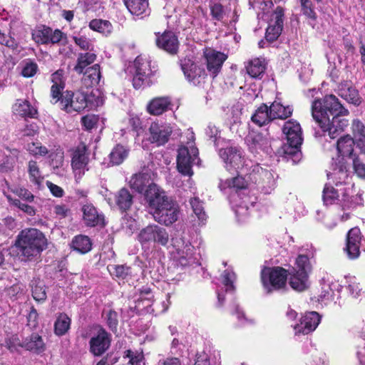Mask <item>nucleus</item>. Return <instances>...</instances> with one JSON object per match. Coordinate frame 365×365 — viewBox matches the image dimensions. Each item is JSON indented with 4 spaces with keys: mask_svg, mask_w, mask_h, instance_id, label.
Returning <instances> with one entry per match:
<instances>
[{
    "mask_svg": "<svg viewBox=\"0 0 365 365\" xmlns=\"http://www.w3.org/2000/svg\"><path fill=\"white\" fill-rule=\"evenodd\" d=\"M115 200L119 210L124 212L131 207L133 196L127 188L123 187L116 193Z\"/></svg>",
    "mask_w": 365,
    "mask_h": 365,
    "instance_id": "obj_36",
    "label": "nucleus"
},
{
    "mask_svg": "<svg viewBox=\"0 0 365 365\" xmlns=\"http://www.w3.org/2000/svg\"><path fill=\"white\" fill-rule=\"evenodd\" d=\"M12 113L24 119L38 118V112L37 108L33 106L26 99H17L11 107Z\"/></svg>",
    "mask_w": 365,
    "mask_h": 365,
    "instance_id": "obj_23",
    "label": "nucleus"
},
{
    "mask_svg": "<svg viewBox=\"0 0 365 365\" xmlns=\"http://www.w3.org/2000/svg\"><path fill=\"white\" fill-rule=\"evenodd\" d=\"M130 153L129 148L121 144L115 145L110 153L109 163L112 165H119L128 157Z\"/></svg>",
    "mask_w": 365,
    "mask_h": 365,
    "instance_id": "obj_39",
    "label": "nucleus"
},
{
    "mask_svg": "<svg viewBox=\"0 0 365 365\" xmlns=\"http://www.w3.org/2000/svg\"><path fill=\"white\" fill-rule=\"evenodd\" d=\"M148 132V140L150 143L160 147L165 145L169 141L173 129L170 123L154 121L150 124Z\"/></svg>",
    "mask_w": 365,
    "mask_h": 365,
    "instance_id": "obj_11",
    "label": "nucleus"
},
{
    "mask_svg": "<svg viewBox=\"0 0 365 365\" xmlns=\"http://www.w3.org/2000/svg\"><path fill=\"white\" fill-rule=\"evenodd\" d=\"M130 185L132 189L135 190L139 193L144 194L150 189L152 185H157L151 182V178L149 173H139L135 174L130 181Z\"/></svg>",
    "mask_w": 365,
    "mask_h": 365,
    "instance_id": "obj_29",
    "label": "nucleus"
},
{
    "mask_svg": "<svg viewBox=\"0 0 365 365\" xmlns=\"http://www.w3.org/2000/svg\"><path fill=\"white\" fill-rule=\"evenodd\" d=\"M309 274L304 272H296L295 268L289 270L288 282L292 289L297 292H303L308 288Z\"/></svg>",
    "mask_w": 365,
    "mask_h": 365,
    "instance_id": "obj_26",
    "label": "nucleus"
},
{
    "mask_svg": "<svg viewBox=\"0 0 365 365\" xmlns=\"http://www.w3.org/2000/svg\"><path fill=\"white\" fill-rule=\"evenodd\" d=\"M311 110L314 120L321 128H327L329 125L330 119L333 117L349 114V110L333 94L314 99L312 103Z\"/></svg>",
    "mask_w": 365,
    "mask_h": 365,
    "instance_id": "obj_3",
    "label": "nucleus"
},
{
    "mask_svg": "<svg viewBox=\"0 0 365 365\" xmlns=\"http://www.w3.org/2000/svg\"><path fill=\"white\" fill-rule=\"evenodd\" d=\"M124 358H128V364L130 365H140V363L145 359V356L143 350L132 351L128 349L124 352Z\"/></svg>",
    "mask_w": 365,
    "mask_h": 365,
    "instance_id": "obj_54",
    "label": "nucleus"
},
{
    "mask_svg": "<svg viewBox=\"0 0 365 365\" xmlns=\"http://www.w3.org/2000/svg\"><path fill=\"white\" fill-rule=\"evenodd\" d=\"M81 210L83 212V220L86 227H100L103 228L106 226L104 215L99 213L93 204L87 203L83 205Z\"/></svg>",
    "mask_w": 365,
    "mask_h": 365,
    "instance_id": "obj_20",
    "label": "nucleus"
},
{
    "mask_svg": "<svg viewBox=\"0 0 365 365\" xmlns=\"http://www.w3.org/2000/svg\"><path fill=\"white\" fill-rule=\"evenodd\" d=\"M190 204L194 213L200 220H204L206 218V214L203 207V202L199 197H194L190 198Z\"/></svg>",
    "mask_w": 365,
    "mask_h": 365,
    "instance_id": "obj_53",
    "label": "nucleus"
},
{
    "mask_svg": "<svg viewBox=\"0 0 365 365\" xmlns=\"http://www.w3.org/2000/svg\"><path fill=\"white\" fill-rule=\"evenodd\" d=\"M210 15L212 19L217 21H222L225 14V9L220 2H211L210 4Z\"/></svg>",
    "mask_w": 365,
    "mask_h": 365,
    "instance_id": "obj_57",
    "label": "nucleus"
},
{
    "mask_svg": "<svg viewBox=\"0 0 365 365\" xmlns=\"http://www.w3.org/2000/svg\"><path fill=\"white\" fill-rule=\"evenodd\" d=\"M246 142L251 152L257 153L267 145V139L262 133H256L247 135Z\"/></svg>",
    "mask_w": 365,
    "mask_h": 365,
    "instance_id": "obj_41",
    "label": "nucleus"
},
{
    "mask_svg": "<svg viewBox=\"0 0 365 365\" xmlns=\"http://www.w3.org/2000/svg\"><path fill=\"white\" fill-rule=\"evenodd\" d=\"M83 74V81L86 87H92L98 85L101 78L100 65L96 63L88 67Z\"/></svg>",
    "mask_w": 365,
    "mask_h": 365,
    "instance_id": "obj_37",
    "label": "nucleus"
},
{
    "mask_svg": "<svg viewBox=\"0 0 365 365\" xmlns=\"http://www.w3.org/2000/svg\"><path fill=\"white\" fill-rule=\"evenodd\" d=\"M339 95L347 102L355 106H359L361 98L356 88L351 85L350 82L344 81L339 85Z\"/></svg>",
    "mask_w": 365,
    "mask_h": 365,
    "instance_id": "obj_27",
    "label": "nucleus"
},
{
    "mask_svg": "<svg viewBox=\"0 0 365 365\" xmlns=\"http://www.w3.org/2000/svg\"><path fill=\"white\" fill-rule=\"evenodd\" d=\"M31 284V294L37 303H43L47 298L46 286L38 280H33Z\"/></svg>",
    "mask_w": 365,
    "mask_h": 365,
    "instance_id": "obj_45",
    "label": "nucleus"
},
{
    "mask_svg": "<svg viewBox=\"0 0 365 365\" xmlns=\"http://www.w3.org/2000/svg\"><path fill=\"white\" fill-rule=\"evenodd\" d=\"M198 154V149L195 146L190 149L185 145L180 146L176 160L178 171L184 176L191 177L194 174L192 166Z\"/></svg>",
    "mask_w": 365,
    "mask_h": 365,
    "instance_id": "obj_9",
    "label": "nucleus"
},
{
    "mask_svg": "<svg viewBox=\"0 0 365 365\" xmlns=\"http://www.w3.org/2000/svg\"><path fill=\"white\" fill-rule=\"evenodd\" d=\"M340 192H341V199L339 205L341 206L342 210L354 208L361 204L362 199L360 195L354 194L351 188L343 187L340 189Z\"/></svg>",
    "mask_w": 365,
    "mask_h": 365,
    "instance_id": "obj_32",
    "label": "nucleus"
},
{
    "mask_svg": "<svg viewBox=\"0 0 365 365\" xmlns=\"http://www.w3.org/2000/svg\"><path fill=\"white\" fill-rule=\"evenodd\" d=\"M99 121L98 115L94 114H88L83 116L81 119V124L84 130L90 131L95 128Z\"/></svg>",
    "mask_w": 365,
    "mask_h": 365,
    "instance_id": "obj_60",
    "label": "nucleus"
},
{
    "mask_svg": "<svg viewBox=\"0 0 365 365\" xmlns=\"http://www.w3.org/2000/svg\"><path fill=\"white\" fill-rule=\"evenodd\" d=\"M12 192L19 198L29 202H31L34 200V195L28 189L24 187H16L12 190Z\"/></svg>",
    "mask_w": 365,
    "mask_h": 365,
    "instance_id": "obj_63",
    "label": "nucleus"
},
{
    "mask_svg": "<svg viewBox=\"0 0 365 365\" xmlns=\"http://www.w3.org/2000/svg\"><path fill=\"white\" fill-rule=\"evenodd\" d=\"M301 145H297L293 142H287L284 143L280 148V152L282 156L287 158H292L293 162L299 160L301 156Z\"/></svg>",
    "mask_w": 365,
    "mask_h": 365,
    "instance_id": "obj_43",
    "label": "nucleus"
},
{
    "mask_svg": "<svg viewBox=\"0 0 365 365\" xmlns=\"http://www.w3.org/2000/svg\"><path fill=\"white\" fill-rule=\"evenodd\" d=\"M135 72L133 76V86L135 89H143L151 86L156 81L158 69L152 66L150 58L139 55L133 62Z\"/></svg>",
    "mask_w": 365,
    "mask_h": 365,
    "instance_id": "obj_4",
    "label": "nucleus"
},
{
    "mask_svg": "<svg viewBox=\"0 0 365 365\" xmlns=\"http://www.w3.org/2000/svg\"><path fill=\"white\" fill-rule=\"evenodd\" d=\"M63 70H57L51 75V81L53 85L51 87L50 96L51 98V103L56 104L59 103L60 108L63 106V101L64 100L66 83L63 80Z\"/></svg>",
    "mask_w": 365,
    "mask_h": 365,
    "instance_id": "obj_16",
    "label": "nucleus"
},
{
    "mask_svg": "<svg viewBox=\"0 0 365 365\" xmlns=\"http://www.w3.org/2000/svg\"><path fill=\"white\" fill-rule=\"evenodd\" d=\"M23 348L26 351L40 354L46 351V346L41 336L38 333L33 332L24 339Z\"/></svg>",
    "mask_w": 365,
    "mask_h": 365,
    "instance_id": "obj_30",
    "label": "nucleus"
},
{
    "mask_svg": "<svg viewBox=\"0 0 365 365\" xmlns=\"http://www.w3.org/2000/svg\"><path fill=\"white\" fill-rule=\"evenodd\" d=\"M204 58L206 61V67L215 78L221 71L224 62L227 60V56L222 52L210 49L204 52Z\"/></svg>",
    "mask_w": 365,
    "mask_h": 365,
    "instance_id": "obj_15",
    "label": "nucleus"
},
{
    "mask_svg": "<svg viewBox=\"0 0 365 365\" xmlns=\"http://www.w3.org/2000/svg\"><path fill=\"white\" fill-rule=\"evenodd\" d=\"M235 274L225 270L222 274V283L225 287L227 292H233L235 289L234 285Z\"/></svg>",
    "mask_w": 365,
    "mask_h": 365,
    "instance_id": "obj_61",
    "label": "nucleus"
},
{
    "mask_svg": "<svg viewBox=\"0 0 365 365\" xmlns=\"http://www.w3.org/2000/svg\"><path fill=\"white\" fill-rule=\"evenodd\" d=\"M6 347L7 349L13 353L17 351L19 348H23L24 340L21 341L18 334H12L5 340Z\"/></svg>",
    "mask_w": 365,
    "mask_h": 365,
    "instance_id": "obj_58",
    "label": "nucleus"
},
{
    "mask_svg": "<svg viewBox=\"0 0 365 365\" xmlns=\"http://www.w3.org/2000/svg\"><path fill=\"white\" fill-rule=\"evenodd\" d=\"M179 65L186 80L195 86L205 84L207 73L202 64L195 62L191 58L185 57L180 59Z\"/></svg>",
    "mask_w": 365,
    "mask_h": 365,
    "instance_id": "obj_7",
    "label": "nucleus"
},
{
    "mask_svg": "<svg viewBox=\"0 0 365 365\" xmlns=\"http://www.w3.org/2000/svg\"><path fill=\"white\" fill-rule=\"evenodd\" d=\"M111 341V334L100 327L88 341L90 353L94 356H102L110 349Z\"/></svg>",
    "mask_w": 365,
    "mask_h": 365,
    "instance_id": "obj_12",
    "label": "nucleus"
},
{
    "mask_svg": "<svg viewBox=\"0 0 365 365\" xmlns=\"http://www.w3.org/2000/svg\"><path fill=\"white\" fill-rule=\"evenodd\" d=\"M351 159L353 161V168L354 173L357 175L358 177L362 179H365V165L361 161L357 155Z\"/></svg>",
    "mask_w": 365,
    "mask_h": 365,
    "instance_id": "obj_64",
    "label": "nucleus"
},
{
    "mask_svg": "<svg viewBox=\"0 0 365 365\" xmlns=\"http://www.w3.org/2000/svg\"><path fill=\"white\" fill-rule=\"evenodd\" d=\"M321 316L317 312H306L300 319L299 323L294 326L296 334H309L314 331L321 322Z\"/></svg>",
    "mask_w": 365,
    "mask_h": 365,
    "instance_id": "obj_17",
    "label": "nucleus"
},
{
    "mask_svg": "<svg viewBox=\"0 0 365 365\" xmlns=\"http://www.w3.org/2000/svg\"><path fill=\"white\" fill-rule=\"evenodd\" d=\"M283 133L286 135L287 142H293L297 145H302L303 138L300 124L294 120L285 122L283 126Z\"/></svg>",
    "mask_w": 365,
    "mask_h": 365,
    "instance_id": "obj_25",
    "label": "nucleus"
},
{
    "mask_svg": "<svg viewBox=\"0 0 365 365\" xmlns=\"http://www.w3.org/2000/svg\"><path fill=\"white\" fill-rule=\"evenodd\" d=\"M242 150L240 146L221 148L219 155L223 161L232 168H239L243 163Z\"/></svg>",
    "mask_w": 365,
    "mask_h": 365,
    "instance_id": "obj_22",
    "label": "nucleus"
},
{
    "mask_svg": "<svg viewBox=\"0 0 365 365\" xmlns=\"http://www.w3.org/2000/svg\"><path fill=\"white\" fill-rule=\"evenodd\" d=\"M340 189H336L331 185L326 184L322 194L323 201L325 205L340 204L339 193Z\"/></svg>",
    "mask_w": 365,
    "mask_h": 365,
    "instance_id": "obj_44",
    "label": "nucleus"
},
{
    "mask_svg": "<svg viewBox=\"0 0 365 365\" xmlns=\"http://www.w3.org/2000/svg\"><path fill=\"white\" fill-rule=\"evenodd\" d=\"M48 245V240L42 231L28 227L19 232L11 249L21 262H28L39 259Z\"/></svg>",
    "mask_w": 365,
    "mask_h": 365,
    "instance_id": "obj_1",
    "label": "nucleus"
},
{
    "mask_svg": "<svg viewBox=\"0 0 365 365\" xmlns=\"http://www.w3.org/2000/svg\"><path fill=\"white\" fill-rule=\"evenodd\" d=\"M106 325L110 331L115 333L118 327V314L113 309L103 312Z\"/></svg>",
    "mask_w": 365,
    "mask_h": 365,
    "instance_id": "obj_51",
    "label": "nucleus"
},
{
    "mask_svg": "<svg viewBox=\"0 0 365 365\" xmlns=\"http://www.w3.org/2000/svg\"><path fill=\"white\" fill-rule=\"evenodd\" d=\"M138 240L142 245L153 243L165 247L169 242V234L165 228L153 224L140 231Z\"/></svg>",
    "mask_w": 365,
    "mask_h": 365,
    "instance_id": "obj_8",
    "label": "nucleus"
},
{
    "mask_svg": "<svg viewBox=\"0 0 365 365\" xmlns=\"http://www.w3.org/2000/svg\"><path fill=\"white\" fill-rule=\"evenodd\" d=\"M26 150L33 155L45 156L48 150L46 146L42 145L40 142H32L27 144Z\"/></svg>",
    "mask_w": 365,
    "mask_h": 365,
    "instance_id": "obj_59",
    "label": "nucleus"
},
{
    "mask_svg": "<svg viewBox=\"0 0 365 365\" xmlns=\"http://www.w3.org/2000/svg\"><path fill=\"white\" fill-rule=\"evenodd\" d=\"M71 165L74 171L78 170L79 173L83 170H88L87 168L89 163V151L88 145L83 141H81L76 147L71 149Z\"/></svg>",
    "mask_w": 365,
    "mask_h": 365,
    "instance_id": "obj_14",
    "label": "nucleus"
},
{
    "mask_svg": "<svg viewBox=\"0 0 365 365\" xmlns=\"http://www.w3.org/2000/svg\"><path fill=\"white\" fill-rule=\"evenodd\" d=\"M7 198L12 205L19 208L26 215L29 216H34L36 215V209L33 206L22 202L19 199L12 198L10 196H8Z\"/></svg>",
    "mask_w": 365,
    "mask_h": 365,
    "instance_id": "obj_55",
    "label": "nucleus"
},
{
    "mask_svg": "<svg viewBox=\"0 0 365 365\" xmlns=\"http://www.w3.org/2000/svg\"><path fill=\"white\" fill-rule=\"evenodd\" d=\"M270 176V173L266 169L262 168L259 164L252 166V170L249 173L250 180L255 184L259 185L262 182L264 178Z\"/></svg>",
    "mask_w": 365,
    "mask_h": 365,
    "instance_id": "obj_48",
    "label": "nucleus"
},
{
    "mask_svg": "<svg viewBox=\"0 0 365 365\" xmlns=\"http://www.w3.org/2000/svg\"><path fill=\"white\" fill-rule=\"evenodd\" d=\"M225 185L229 188L235 189L236 191L247 189L248 187L247 181L241 175L227 179Z\"/></svg>",
    "mask_w": 365,
    "mask_h": 365,
    "instance_id": "obj_52",
    "label": "nucleus"
},
{
    "mask_svg": "<svg viewBox=\"0 0 365 365\" xmlns=\"http://www.w3.org/2000/svg\"><path fill=\"white\" fill-rule=\"evenodd\" d=\"M269 115L272 120L281 119L285 120L290 117L293 113V108L290 106H284L280 102L274 101L269 106Z\"/></svg>",
    "mask_w": 365,
    "mask_h": 365,
    "instance_id": "obj_35",
    "label": "nucleus"
},
{
    "mask_svg": "<svg viewBox=\"0 0 365 365\" xmlns=\"http://www.w3.org/2000/svg\"><path fill=\"white\" fill-rule=\"evenodd\" d=\"M361 237L359 229H351L346 235V247L344 248L347 257L351 260L356 259L360 255Z\"/></svg>",
    "mask_w": 365,
    "mask_h": 365,
    "instance_id": "obj_19",
    "label": "nucleus"
},
{
    "mask_svg": "<svg viewBox=\"0 0 365 365\" xmlns=\"http://www.w3.org/2000/svg\"><path fill=\"white\" fill-rule=\"evenodd\" d=\"M92 247L91 239L82 234L74 236L69 244L70 249L80 255L88 253L92 250Z\"/></svg>",
    "mask_w": 365,
    "mask_h": 365,
    "instance_id": "obj_28",
    "label": "nucleus"
},
{
    "mask_svg": "<svg viewBox=\"0 0 365 365\" xmlns=\"http://www.w3.org/2000/svg\"><path fill=\"white\" fill-rule=\"evenodd\" d=\"M355 142L349 135L341 137L336 143V149L340 155L353 158L356 156L354 153Z\"/></svg>",
    "mask_w": 365,
    "mask_h": 365,
    "instance_id": "obj_34",
    "label": "nucleus"
},
{
    "mask_svg": "<svg viewBox=\"0 0 365 365\" xmlns=\"http://www.w3.org/2000/svg\"><path fill=\"white\" fill-rule=\"evenodd\" d=\"M343 160L333 165L332 172L327 174L328 179L331 180L336 187L346 184L349 178L347 167Z\"/></svg>",
    "mask_w": 365,
    "mask_h": 365,
    "instance_id": "obj_24",
    "label": "nucleus"
},
{
    "mask_svg": "<svg viewBox=\"0 0 365 365\" xmlns=\"http://www.w3.org/2000/svg\"><path fill=\"white\" fill-rule=\"evenodd\" d=\"M289 270L282 267H264L260 273L263 288L267 294L285 288Z\"/></svg>",
    "mask_w": 365,
    "mask_h": 365,
    "instance_id": "obj_5",
    "label": "nucleus"
},
{
    "mask_svg": "<svg viewBox=\"0 0 365 365\" xmlns=\"http://www.w3.org/2000/svg\"><path fill=\"white\" fill-rule=\"evenodd\" d=\"M91 29L103 34H108L111 32L112 25L110 21L102 19H93L89 23Z\"/></svg>",
    "mask_w": 365,
    "mask_h": 365,
    "instance_id": "obj_50",
    "label": "nucleus"
},
{
    "mask_svg": "<svg viewBox=\"0 0 365 365\" xmlns=\"http://www.w3.org/2000/svg\"><path fill=\"white\" fill-rule=\"evenodd\" d=\"M172 98L168 96L151 98L147 103L146 111L151 115L158 116L172 110Z\"/></svg>",
    "mask_w": 365,
    "mask_h": 365,
    "instance_id": "obj_21",
    "label": "nucleus"
},
{
    "mask_svg": "<svg viewBox=\"0 0 365 365\" xmlns=\"http://www.w3.org/2000/svg\"><path fill=\"white\" fill-rule=\"evenodd\" d=\"M63 103L61 110L67 113H79L88 106V96L80 91H66Z\"/></svg>",
    "mask_w": 365,
    "mask_h": 365,
    "instance_id": "obj_13",
    "label": "nucleus"
},
{
    "mask_svg": "<svg viewBox=\"0 0 365 365\" xmlns=\"http://www.w3.org/2000/svg\"><path fill=\"white\" fill-rule=\"evenodd\" d=\"M301 7L302 14L308 19H312L313 21H315L317 19V13L314 10V7L311 0L307 2L305 1L303 4H301Z\"/></svg>",
    "mask_w": 365,
    "mask_h": 365,
    "instance_id": "obj_62",
    "label": "nucleus"
},
{
    "mask_svg": "<svg viewBox=\"0 0 365 365\" xmlns=\"http://www.w3.org/2000/svg\"><path fill=\"white\" fill-rule=\"evenodd\" d=\"M128 11L133 15L146 14L149 9L148 0H123Z\"/></svg>",
    "mask_w": 365,
    "mask_h": 365,
    "instance_id": "obj_42",
    "label": "nucleus"
},
{
    "mask_svg": "<svg viewBox=\"0 0 365 365\" xmlns=\"http://www.w3.org/2000/svg\"><path fill=\"white\" fill-rule=\"evenodd\" d=\"M145 200L154 220L158 223L169 226L178 220V205L158 185L150 187L145 193Z\"/></svg>",
    "mask_w": 365,
    "mask_h": 365,
    "instance_id": "obj_2",
    "label": "nucleus"
},
{
    "mask_svg": "<svg viewBox=\"0 0 365 365\" xmlns=\"http://www.w3.org/2000/svg\"><path fill=\"white\" fill-rule=\"evenodd\" d=\"M296 272L308 274L311 269L309 258L305 255H299L296 259Z\"/></svg>",
    "mask_w": 365,
    "mask_h": 365,
    "instance_id": "obj_56",
    "label": "nucleus"
},
{
    "mask_svg": "<svg viewBox=\"0 0 365 365\" xmlns=\"http://www.w3.org/2000/svg\"><path fill=\"white\" fill-rule=\"evenodd\" d=\"M155 43L157 48L170 56L178 54L180 43L176 32L165 29L163 32H155Z\"/></svg>",
    "mask_w": 365,
    "mask_h": 365,
    "instance_id": "obj_10",
    "label": "nucleus"
},
{
    "mask_svg": "<svg viewBox=\"0 0 365 365\" xmlns=\"http://www.w3.org/2000/svg\"><path fill=\"white\" fill-rule=\"evenodd\" d=\"M342 115H336L330 119L329 125L327 128H322L324 132H328L331 139H335L341 134L348 125V120L341 118Z\"/></svg>",
    "mask_w": 365,
    "mask_h": 365,
    "instance_id": "obj_31",
    "label": "nucleus"
},
{
    "mask_svg": "<svg viewBox=\"0 0 365 365\" xmlns=\"http://www.w3.org/2000/svg\"><path fill=\"white\" fill-rule=\"evenodd\" d=\"M273 16L274 21L269 24L266 29L265 38L267 41L272 43L275 41L281 35L284 26V9L278 6L274 10Z\"/></svg>",
    "mask_w": 365,
    "mask_h": 365,
    "instance_id": "obj_18",
    "label": "nucleus"
},
{
    "mask_svg": "<svg viewBox=\"0 0 365 365\" xmlns=\"http://www.w3.org/2000/svg\"><path fill=\"white\" fill-rule=\"evenodd\" d=\"M28 173L30 181L39 187L43 180V177L41 175L39 167L36 161H29Z\"/></svg>",
    "mask_w": 365,
    "mask_h": 365,
    "instance_id": "obj_47",
    "label": "nucleus"
},
{
    "mask_svg": "<svg viewBox=\"0 0 365 365\" xmlns=\"http://www.w3.org/2000/svg\"><path fill=\"white\" fill-rule=\"evenodd\" d=\"M252 122L259 127L268 125L273 120L269 115V108L266 103H262L251 116Z\"/></svg>",
    "mask_w": 365,
    "mask_h": 365,
    "instance_id": "obj_33",
    "label": "nucleus"
},
{
    "mask_svg": "<svg viewBox=\"0 0 365 365\" xmlns=\"http://www.w3.org/2000/svg\"><path fill=\"white\" fill-rule=\"evenodd\" d=\"M266 70L264 59L256 58L252 59L246 66L247 74L253 78H262Z\"/></svg>",
    "mask_w": 365,
    "mask_h": 365,
    "instance_id": "obj_38",
    "label": "nucleus"
},
{
    "mask_svg": "<svg viewBox=\"0 0 365 365\" xmlns=\"http://www.w3.org/2000/svg\"><path fill=\"white\" fill-rule=\"evenodd\" d=\"M108 269L113 277L125 279L131 275V267L125 264H117L108 266Z\"/></svg>",
    "mask_w": 365,
    "mask_h": 365,
    "instance_id": "obj_49",
    "label": "nucleus"
},
{
    "mask_svg": "<svg viewBox=\"0 0 365 365\" xmlns=\"http://www.w3.org/2000/svg\"><path fill=\"white\" fill-rule=\"evenodd\" d=\"M32 39L39 45L66 46L68 43L67 34L59 29L40 24L31 33Z\"/></svg>",
    "mask_w": 365,
    "mask_h": 365,
    "instance_id": "obj_6",
    "label": "nucleus"
},
{
    "mask_svg": "<svg viewBox=\"0 0 365 365\" xmlns=\"http://www.w3.org/2000/svg\"><path fill=\"white\" fill-rule=\"evenodd\" d=\"M71 321L66 314H60L54 324L55 334L58 336L64 335L70 328Z\"/></svg>",
    "mask_w": 365,
    "mask_h": 365,
    "instance_id": "obj_46",
    "label": "nucleus"
},
{
    "mask_svg": "<svg viewBox=\"0 0 365 365\" xmlns=\"http://www.w3.org/2000/svg\"><path fill=\"white\" fill-rule=\"evenodd\" d=\"M96 59V55L93 53H80L77 58L76 64L73 67V71L78 74H83L86 71L85 69L92 64Z\"/></svg>",
    "mask_w": 365,
    "mask_h": 365,
    "instance_id": "obj_40",
    "label": "nucleus"
}]
</instances>
